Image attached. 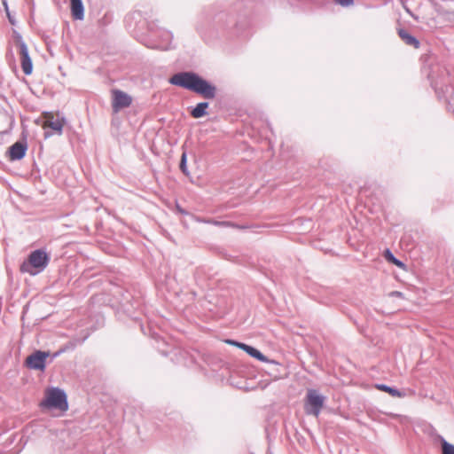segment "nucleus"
<instances>
[{"label":"nucleus","instance_id":"1","mask_svg":"<svg viewBox=\"0 0 454 454\" xmlns=\"http://www.w3.org/2000/svg\"><path fill=\"white\" fill-rule=\"evenodd\" d=\"M169 82L200 94L207 99H212L216 95L215 86L193 72H180L175 74L170 77Z\"/></svg>","mask_w":454,"mask_h":454},{"label":"nucleus","instance_id":"2","mask_svg":"<svg viewBox=\"0 0 454 454\" xmlns=\"http://www.w3.org/2000/svg\"><path fill=\"white\" fill-rule=\"evenodd\" d=\"M48 263V254L44 251L38 249L29 254L27 262L22 263L20 270L34 276L43 271Z\"/></svg>","mask_w":454,"mask_h":454},{"label":"nucleus","instance_id":"3","mask_svg":"<svg viewBox=\"0 0 454 454\" xmlns=\"http://www.w3.org/2000/svg\"><path fill=\"white\" fill-rule=\"evenodd\" d=\"M42 408L58 409L67 411L68 408L67 395L59 387L48 388L45 391V397L40 403Z\"/></svg>","mask_w":454,"mask_h":454},{"label":"nucleus","instance_id":"4","mask_svg":"<svg viewBox=\"0 0 454 454\" xmlns=\"http://www.w3.org/2000/svg\"><path fill=\"white\" fill-rule=\"evenodd\" d=\"M325 396L315 389H309L306 395L304 409L307 414L318 417L324 406Z\"/></svg>","mask_w":454,"mask_h":454},{"label":"nucleus","instance_id":"5","mask_svg":"<svg viewBox=\"0 0 454 454\" xmlns=\"http://www.w3.org/2000/svg\"><path fill=\"white\" fill-rule=\"evenodd\" d=\"M16 44L19 50V54L20 56V64L22 71L25 74L28 75L32 73L33 64L28 53L27 46L22 40L20 35L17 37Z\"/></svg>","mask_w":454,"mask_h":454},{"label":"nucleus","instance_id":"6","mask_svg":"<svg viewBox=\"0 0 454 454\" xmlns=\"http://www.w3.org/2000/svg\"><path fill=\"white\" fill-rule=\"evenodd\" d=\"M112 98V107L114 113L129 107L132 103V98L126 92L120 90H114Z\"/></svg>","mask_w":454,"mask_h":454},{"label":"nucleus","instance_id":"7","mask_svg":"<svg viewBox=\"0 0 454 454\" xmlns=\"http://www.w3.org/2000/svg\"><path fill=\"white\" fill-rule=\"evenodd\" d=\"M49 353L44 351H35L26 359V365L29 369L43 371L45 369L46 358Z\"/></svg>","mask_w":454,"mask_h":454},{"label":"nucleus","instance_id":"8","mask_svg":"<svg viewBox=\"0 0 454 454\" xmlns=\"http://www.w3.org/2000/svg\"><path fill=\"white\" fill-rule=\"evenodd\" d=\"M44 119L45 121L43 126L44 129L49 128L59 135L62 134L63 127L65 124L64 117H55L51 113H45Z\"/></svg>","mask_w":454,"mask_h":454},{"label":"nucleus","instance_id":"9","mask_svg":"<svg viewBox=\"0 0 454 454\" xmlns=\"http://www.w3.org/2000/svg\"><path fill=\"white\" fill-rule=\"evenodd\" d=\"M153 35L159 39L155 47L164 51L170 48L173 39V35L170 31L166 29H157L153 32Z\"/></svg>","mask_w":454,"mask_h":454},{"label":"nucleus","instance_id":"10","mask_svg":"<svg viewBox=\"0 0 454 454\" xmlns=\"http://www.w3.org/2000/svg\"><path fill=\"white\" fill-rule=\"evenodd\" d=\"M27 145L25 142H16L9 148V157L11 160H19L24 158Z\"/></svg>","mask_w":454,"mask_h":454},{"label":"nucleus","instance_id":"11","mask_svg":"<svg viewBox=\"0 0 454 454\" xmlns=\"http://www.w3.org/2000/svg\"><path fill=\"white\" fill-rule=\"evenodd\" d=\"M71 13L74 19L82 20L84 18V7L82 0H70Z\"/></svg>","mask_w":454,"mask_h":454},{"label":"nucleus","instance_id":"12","mask_svg":"<svg viewBox=\"0 0 454 454\" xmlns=\"http://www.w3.org/2000/svg\"><path fill=\"white\" fill-rule=\"evenodd\" d=\"M398 35L407 45L413 46L416 49L419 47L420 43L419 40L411 34H409L407 30L400 28L398 29Z\"/></svg>","mask_w":454,"mask_h":454},{"label":"nucleus","instance_id":"13","mask_svg":"<svg viewBox=\"0 0 454 454\" xmlns=\"http://www.w3.org/2000/svg\"><path fill=\"white\" fill-rule=\"evenodd\" d=\"M239 348L247 352L249 356H251L254 358H256L259 361L262 362H268V358L257 348L249 346L247 344H244L239 346Z\"/></svg>","mask_w":454,"mask_h":454},{"label":"nucleus","instance_id":"14","mask_svg":"<svg viewBox=\"0 0 454 454\" xmlns=\"http://www.w3.org/2000/svg\"><path fill=\"white\" fill-rule=\"evenodd\" d=\"M208 107L207 102H200L192 110L191 114L193 118L199 119L207 114V109Z\"/></svg>","mask_w":454,"mask_h":454},{"label":"nucleus","instance_id":"15","mask_svg":"<svg viewBox=\"0 0 454 454\" xmlns=\"http://www.w3.org/2000/svg\"><path fill=\"white\" fill-rule=\"evenodd\" d=\"M377 388L388 393L390 395H392L394 397H403V394H402L398 389L384 385V384L377 385Z\"/></svg>","mask_w":454,"mask_h":454},{"label":"nucleus","instance_id":"16","mask_svg":"<svg viewBox=\"0 0 454 454\" xmlns=\"http://www.w3.org/2000/svg\"><path fill=\"white\" fill-rule=\"evenodd\" d=\"M442 454H454V445L441 437Z\"/></svg>","mask_w":454,"mask_h":454},{"label":"nucleus","instance_id":"17","mask_svg":"<svg viewBox=\"0 0 454 454\" xmlns=\"http://www.w3.org/2000/svg\"><path fill=\"white\" fill-rule=\"evenodd\" d=\"M186 152H183L180 160V169L184 175H188Z\"/></svg>","mask_w":454,"mask_h":454},{"label":"nucleus","instance_id":"18","mask_svg":"<svg viewBox=\"0 0 454 454\" xmlns=\"http://www.w3.org/2000/svg\"><path fill=\"white\" fill-rule=\"evenodd\" d=\"M341 6L348 7L353 4L354 0H335Z\"/></svg>","mask_w":454,"mask_h":454},{"label":"nucleus","instance_id":"19","mask_svg":"<svg viewBox=\"0 0 454 454\" xmlns=\"http://www.w3.org/2000/svg\"><path fill=\"white\" fill-rule=\"evenodd\" d=\"M3 4H4V8H5V11H6V12H7V16H8L9 21H10L12 25H14V24H15V22H14V20H13V17H12V16H11V14L9 13V12H8V5H7V3H6L5 1H4V2H3Z\"/></svg>","mask_w":454,"mask_h":454},{"label":"nucleus","instance_id":"20","mask_svg":"<svg viewBox=\"0 0 454 454\" xmlns=\"http://www.w3.org/2000/svg\"><path fill=\"white\" fill-rule=\"evenodd\" d=\"M226 342L228 344H231V345H233V346H236L238 348H239V346L241 345H244L245 343H242V342H239V341H236V340H227Z\"/></svg>","mask_w":454,"mask_h":454},{"label":"nucleus","instance_id":"21","mask_svg":"<svg viewBox=\"0 0 454 454\" xmlns=\"http://www.w3.org/2000/svg\"><path fill=\"white\" fill-rule=\"evenodd\" d=\"M391 296H395V297H402L403 296V294L401 292H398V291H394L390 294Z\"/></svg>","mask_w":454,"mask_h":454},{"label":"nucleus","instance_id":"22","mask_svg":"<svg viewBox=\"0 0 454 454\" xmlns=\"http://www.w3.org/2000/svg\"><path fill=\"white\" fill-rule=\"evenodd\" d=\"M213 224L215 225H228L229 223H225V222H217V221H213L211 222Z\"/></svg>","mask_w":454,"mask_h":454},{"label":"nucleus","instance_id":"23","mask_svg":"<svg viewBox=\"0 0 454 454\" xmlns=\"http://www.w3.org/2000/svg\"><path fill=\"white\" fill-rule=\"evenodd\" d=\"M393 262L399 267L403 265V263L401 261L397 260L396 258H394Z\"/></svg>","mask_w":454,"mask_h":454},{"label":"nucleus","instance_id":"24","mask_svg":"<svg viewBox=\"0 0 454 454\" xmlns=\"http://www.w3.org/2000/svg\"><path fill=\"white\" fill-rule=\"evenodd\" d=\"M387 253H388V254H389V255H390V259L393 261V260H394V258H395V256H394V255H393V254H392L388 250H387Z\"/></svg>","mask_w":454,"mask_h":454}]
</instances>
